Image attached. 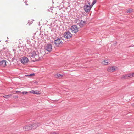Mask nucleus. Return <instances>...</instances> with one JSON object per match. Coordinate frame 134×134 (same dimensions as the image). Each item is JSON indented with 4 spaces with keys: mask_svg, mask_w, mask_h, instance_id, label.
<instances>
[{
    "mask_svg": "<svg viewBox=\"0 0 134 134\" xmlns=\"http://www.w3.org/2000/svg\"><path fill=\"white\" fill-rule=\"evenodd\" d=\"M6 61L2 60L0 61V66L2 67H4L6 66Z\"/></svg>",
    "mask_w": 134,
    "mask_h": 134,
    "instance_id": "9",
    "label": "nucleus"
},
{
    "mask_svg": "<svg viewBox=\"0 0 134 134\" xmlns=\"http://www.w3.org/2000/svg\"><path fill=\"white\" fill-rule=\"evenodd\" d=\"M1 41L0 40V42H1Z\"/></svg>",
    "mask_w": 134,
    "mask_h": 134,
    "instance_id": "31",
    "label": "nucleus"
},
{
    "mask_svg": "<svg viewBox=\"0 0 134 134\" xmlns=\"http://www.w3.org/2000/svg\"><path fill=\"white\" fill-rule=\"evenodd\" d=\"M18 97V96H16L15 97L16 98H17Z\"/></svg>",
    "mask_w": 134,
    "mask_h": 134,
    "instance_id": "28",
    "label": "nucleus"
},
{
    "mask_svg": "<svg viewBox=\"0 0 134 134\" xmlns=\"http://www.w3.org/2000/svg\"><path fill=\"white\" fill-rule=\"evenodd\" d=\"M115 70V68L114 67H109L107 69L108 71L110 72H113Z\"/></svg>",
    "mask_w": 134,
    "mask_h": 134,
    "instance_id": "13",
    "label": "nucleus"
},
{
    "mask_svg": "<svg viewBox=\"0 0 134 134\" xmlns=\"http://www.w3.org/2000/svg\"><path fill=\"white\" fill-rule=\"evenodd\" d=\"M95 55L97 57H99V54L98 53H95Z\"/></svg>",
    "mask_w": 134,
    "mask_h": 134,
    "instance_id": "24",
    "label": "nucleus"
},
{
    "mask_svg": "<svg viewBox=\"0 0 134 134\" xmlns=\"http://www.w3.org/2000/svg\"><path fill=\"white\" fill-rule=\"evenodd\" d=\"M30 92L31 93L36 94H40L38 91H34V90H32L30 91Z\"/></svg>",
    "mask_w": 134,
    "mask_h": 134,
    "instance_id": "14",
    "label": "nucleus"
},
{
    "mask_svg": "<svg viewBox=\"0 0 134 134\" xmlns=\"http://www.w3.org/2000/svg\"><path fill=\"white\" fill-rule=\"evenodd\" d=\"M27 93V92L26 91H24L22 92V93L23 94H26Z\"/></svg>",
    "mask_w": 134,
    "mask_h": 134,
    "instance_id": "20",
    "label": "nucleus"
},
{
    "mask_svg": "<svg viewBox=\"0 0 134 134\" xmlns=\"http://www.w3.org/2000/svg\"><path fill=\"white\" fill-rule=\"evenodd\" d=\"M20 60L21 63L25 64L28 62V59L26 57L24 56L21 58Z\"/></svg>",
    "mask_w": 134,
    "mask_h": 134,
    "instance_id": "6",
    "label": "nucleus"
},
{
    "mask_svg": "<svg viewBox=\"0 0 134 134\" xmlns=\"http://www.w3.org/2000/svg\"><path fill=\"white\" fill-rule=\"evenodd\" d=\"M52 8L51 7L50 8V9H48V10L49 12H52Z\"/></svg>",
    "mask_w": 134,
    "mask_h": 134,
    "instance_id": "22",
    "label": "nucleus"
},
{
    "mask_svg": "<svg viewBox=\"0 0 134 134\" xmlns=\"http://www.w3.org/2000/svg\"><path fill=\"white\" fill-rule=\"evenodd\" d=\"M62 42L59 38L54 40V43L57 46H59L60 44H62Z\"/></svg>",
    "mask_w": 134,
    "mask_h": 134,
    "instance_id": "8",
    "label": "nucleus"
},
{
    "mask_svg": "<svg viewBox=\"0 0 134 134\" xmlns=\"http://www.w3.org/2000/svg\"><path fill=\"white\" fill-rule=\"evenodd\" d=\"M102 63L103 64L105 65H108V62L107 60H105L102 62Z\"/></svg>",
    "mask_w": 134,
    "mask_h": 134,
    "instance_id": "16",
    "label": "nucleus"
},
{
    "mask_svg": "<svg viewBox=\"0 0 134 134\" xmlns=\"http://www.w3.org/2000/svg\"><path fill=\"white\" fill-rule=\"evenodd\" d=\"M131 74L132 77H134V73H132Z\"/></svg>",
    "mask_w": 134,
    "mask_h": 134,
    "instance_id": "25",
    "label": "nucleus"
},
{
    "mask_svg": "<svg viewBox=\"0 0 134 134\" xmlns=\"http://www.w3.org/2000/svg\"><path fill=\"white\" fill-rule=\"evenodd\" d=\"M16 92L17 93H20L21 92L20 91H16Z\"/></svg>",
    "mask_w": 134,
    "mask_h": 134,
    "instance_id": "26",
    "label": "nucleus"
},
{
    "mask_svg": "<svg viewBox=\"0 0 134 134\" xmlns=\"http://www.w3.org/2000/svg\"><path fill=\"white\" fill-rule=\"evenodd\" d=\"M86 22L81 20L79 23H78L77 24L81 28L83 27L85 25Z\"/></svg>",
    "mask_w": 134,
    "mask_h": 134,
    "instance_id": "11",
    "label": "nucleus"
},
{
    "mask_svg": "<svg viewBox=\"0 0 134 134\" xmlns=\"http://www.w3.org/2000/svg\"><path fill=\"white\" fill-rule=\"evenodd\" d=\"M30 124L32 127V129H34L40 126L41 124L40 123H36Z\"/></svg>",
    "mask_w": 134,
    "mask_h": 134,
    "instance_id": "7",
    "label": "nucleus"
},
{
    "mask_svg": "<svg viewBox=\"0 0 134 134\" xmlns=\"http://www.w3.org/2000/svg\"><path fill=\"white\" fill-rule=\"evenodd\" d=\"M27 2H25V3H27Z\"/></svg>",
    "mask_w": 134,
    "mask_h": 134,
    "instance_id": "30",
    "label": "nucleus"
},
{
    "mask_svg": "<svg viewBox=\"0 0 134 134\" xmlns=\"http://www.w3.org/2000/svg\"><path fill=\"white\" fill-rule=\"evenodd\" d=\"M50 134H59V133L57 132H52Z\"/></svg>",
    "mask_w": 134,
    "mask_h": 134,
    "instance_id": "21",
    "label": "nucleus"
},
{
    "mask_svg": "<svg viewBox=\"0 0 134 134\" xmlns=\"http://www.w3.org/2000/svg\"><path fill=\"white\" fill-rule=\"evenodd\" d=\"M31 57L35 58L34 61H38L39 60V57L38 55L36 54V52L35 51L30 52L29 53Z\"/></svg>",
    "mask_w": 134,
    "mask_h": 134,
    "instance_id": "1",
    "label": "nucleus"
},
{
    "mask_svg": "<svg viewBox=\"0 0 134 134\" xmlns=\"http://www.w3.org/2000/svg\"><path fill=\"white\" fill-rule=\"evenodd\" d=\"M71 32L76 33L78 31V29L76 25H72L71 27Z\"/></svg>",
    "mask_w": 134,
    "mask_h": 134,
    "instance_id": "2",
    "label": "nucleus"
},
{
    "mask_svg": "<svg viewBox=\"0 0 134 134\" xmlns=\"http://www.w3.org/2000/svg\"><path fill=\"white\" fill-rule=\"evenodd\" d=\"M26 5H28V4H26Z\"/></svg>",
    "mask_w": 134,
    "mask_h": 134,
    "instance_id": "29",
    "label": "nucleus"
},
{
    "mask_svg": "<svg viewBox=\"0 0 134 134\" xmlns=\"http://www.w3.org/2000/svg\"><path fill=\"white\" fill-rule=\"evenodd\" d=\"M55 77L56 78H59V79H61L63 77V75H61L60 74H56L55 75Z\"/></svg>",
    "mask_w": 134,
    "mask_h": 134,
    "instance_id": "15",
    "label": "nucleus"
},
{
    "mask_svg": "<svg viewBox=\"0 0 134 134\" xmlns=\"http://www.w3.org/2000/svg\"><path fill=\"white\" fill-rule=\"evenodd\" d=\"M30 124L24 126L23 127V129L25 131H27L32 129V127Z\"/></svg>",
    "mask_w": 134,
    "mask_h": 134,
    "instance_id": "10",
    "label": "nucleus"
},
{
    "mask_svg": "<svg viewBox=\"0 0 134 134\" xmlns=\"http://www.w3.org/2000/svg\"><path fill=\"white\" fill-rule=\"evenodd\" d=\"M96 0H94L91 4L90 5L91 7H92L96 3Z\"/></svg>",
    "mask_w": 134,
    "mask_h": 134,
    "instance_id": "18",
    "label": "nucleus"
},
{
    "mask_svg": "<svg viewBox=\"0 0 134 134\" xmlns=\"http://www.w3.org/2000/svg\"><path fill=\"white\" fill-rule=\"evenodd\" d=\"M45 49L47 51L50 52L52 51V46L51 44H48L44 46Z\"/></svg>",
    "mask_w": 134,
    "mask_h": 134,
    "instance_id": "3",
    "label": "nucleus"
},
{
    "mask_svg": "<svg viewBox=\"0 0 134 134\" xmlns=\"http://www.w3.org/2000/svg\"><path fill=\"white\" fill-rule=\"evenodd\" d=\"M132 77L131 75V73L123 75L122 78V79H128L129 78H131Z\"/></svg>",
    "mask_w": 134,
    "mask_h": 134,
    "instance_id": "12",
    "label": "nucleus"
},
{
    "mask_svg": "<svg viewBox=\"0 0 134 134\" xmlns=\"http://www.w3.org/2000/svg\"><path fill=\"white\" fill-rule=\"evenodd\" d=\"M132 12V9H129L127 11V12L128 13H130Z\"/></svg>",
    "mask_w": 134,
    "mask_h": 134,
    "instance_id": "19",
    "label": "nucleus"
},
{
    "mask_svg": "<svg viewBox=\"0 0 134 134\" xmlns=\"http://www.w3.org/2000/svg\"><path fill=\"white\" fill-rule=\"evenodd\" d=\"M11 94H10L7 95H4L3 96V97L6 98H8L10 97L11 96Z\"/></svg>",
    "mask_w": 134,
    "mask_h": 134,
    "instance_id": "17",
    "label": "nucleus"
},
{
    "mask_svg": "<svg viewBox=\"0 0 134 134\" xmlns=\"http://www.w3.org/2000/svg\"><path fill=\"white\" fill-rule=\"evenodd\" d=\"M63 36L67 39H69L72 37V34L69 31L66 32L64 33Z\"/></svg>",
    "mask_w": 134,
    "mask_h": 134,
    "instance_id": "4",
    "label": "nucleus"
},
{
    "mask_svg": "<svg viewBox=\"0 0 134 134\" xmlns=\"http://www.w3.org/2000/svg\"><path fill=\"white\" fill-rule=\"evenodd\" d=\"M131 105L132 106H133L134 107V104H131Z\"/></svg>",
    "mask_w": 134,
    "mask_h": 134,
    "instance_id": "27",
    "label": "nucleus"
},
{
    "mask_svg": "<svg viewBox=\"0 0 134 134\" xmlns=\"http://www.w3.org/2000/svg\"><path fill=\"white\" fill-rule=\"evenodd\" d=\"M34 74L33 73V74H30L29 76H34Z\"/></svg>",
    "mask_w": 134,
    "mask_h": 134,
    "instance_id": "23",
    "label": "nucleus"
},
{
    "mask_svg": "<svg viewBox=\"0 0 134 134\" xmlns=\"http://www.w3.org/2000/svg\"><path fill=\"white\" fill-rule=\"evenodd\" d=\"M90 3H88V4L89 5H85L84 7V9L85 11L86 12H89L90 10L92 7L90 5Z\"/></svg>",
    "mask_w": 134,
    "mask_h": 134,
    "instance_id": "5",
    "label": "nucleus"
}]
</instances>
